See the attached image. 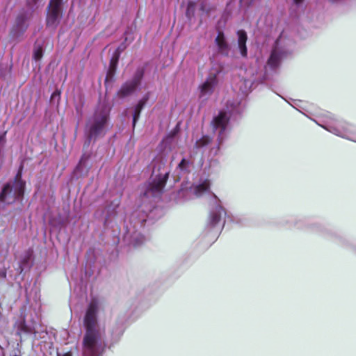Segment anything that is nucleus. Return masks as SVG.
Returning a JSON list of instances; mask_svg holds the SVG:
<instances>
[{
    "instance_id": "nucleus-1",
    "label": "nucleus",
    "mask_w": 356,
    "mask_h": 356,
    "mask_svg": "<svg viewBox=\"0 0 356 356\" xmlns=\"http://www.w3.org/2000/svg\"><path fill=\"white\" fill-rule=\"evenodd\" d=\"M99 308V300L92 299L83 319V356H99L103 350L104 331L101 330L97 318Z\"/></svg>"
},
{
    "instance_id": "nucleus-2",
    "label": "nucleus",
    "mask_w": 356,
    "mask_h": 356,
    "mask_svg": "<svg viewBox=\"0 0 356 356\" xmlns=\"http://www.w3.org/2000/svg\"><path fill=\"white\" fill-rule=\"evenodd\" d=\"M169 172L163 170L156 175V170L154 168L153 175L149 184L145 186L143 194L140 196L141 204H138L140 210L147 213L152 207V197L159 195L165 185Z\"/></svg>"
},
{
    "instance_id": "nucleus-3",
    "label": "nucleus",
    "mask_w": 356,
    "mask_h": 356,
    "mask_svg": "<svg viewBox=\"0 0 356 356\" xmlns=\"http://www.w3.org/2000/svg\"><path fill=\"white\" fill-rule=\"evenodd\" d=\"M110 108L105 104H99L94 114L88 119L86 131L90 140L95 139L106 132Z\"/></svg>"
},
{
    "instance_id": "nucleus-4",
    "label": "nucleus",
    "mask_w": 356,
    "mask_h": 356,
    "mask_svg": "<svg viewBox=\"0 0 356 356\" xmlns=\"http://www.w3.org/2000/svg\"><path fill=\"white\" fill-rule=\"evenodd\" d=\"M24 185L21 179V172H19L15 179L3 187L0 194V202L9 204L20 200L24 195Z\"/></svg>"
},
{
    "instance_id": "nucleus-5",
    "label": "nucleus",
    "mask_w": 356,
    "mask_h": 356,
    "mask_svg": "<svg viewBox=\"0 0 356 356\" xmlns=\"http://www.w3.org/2000/svg\"><path fill=\"white\" fill-rule=\"evenodd\" d=\"M330 120L325 124L321 125L328 131L341 138L356 142V127L345 122L334 120L329 116Z\"/></svg>"
},
{
    "instance_id": "nucleus-6",
    "label": "nucleus",
    "mask_w": 356,
    "mask_h": 356,
    "mask_svg": "<svg viewBox=\"0 0 356 356\" xmlns=\"http://www.w3.org/2000/svg\"><path fill=\"white\" fill-rule=\"evenodd\" d=\"M239 112L240 108L238 105L234 106L232 108H229V106H227V111H220L219 114L213 118L212 124L215 131H218V139L220 143L225 139L229 129V120L230 116L234 113Z\"/></svg>"
},
{
    "instance_id": "nucleus-7",
    "label": "nucleus",
    "mask_w": 356,
    "mask_h": 356,
    "mask_svg": "<svg viewBox=\"0 0 356 356\" xmlns=\"http://www.w3.org/2000/svg\"><path fill=\"white\" fill-rule=\"evenodd\" d=\"M289 40L282 34L277 39L274 48L271 52L270 56L268 60L267 66L274 69L279 66L281 60L288 53L286 47L289 44Z\"/></svg>"
},
{
    "instance_id": "nucleus-8",
    "label": "nucleus",
    "mask_w": 356,
    "mask_h": 356,
    "mask_svg": "<svg viewBox=\"0 0 356 356\" xmlns=\"http://www.w3.org/2000/svg\"><path fill=\"white\" fill-rule=\"evenodd\" d=\"M210 182L204 180L200 184L191 186L189 188L183 187L179 192V196L184 200L192 199L193 197H200L209 191Z\"/></svg>"
},
{
    "instance_id": "nucleus-9",
    "label": "nucleus",
    "mask_w": 356,
    "mask_h": 356,
    "mask_svg": "<svg viewBox=\"0 0 356 356\" xmlns=\"http://www.w3.org/2000/svg\"><path fill=\"white\" fill-rule=\"evenodd\" d=\"M62 1L63 0H50L46 19L47 26L55 28L59 24Z\"/></svg>"
},
{
    "instance_id": "nucleus-10",
    "label": "nucleus",
    "mask_w": 356,
    "mask_h": 356,
    "mask_svg": "<svg viewBox=\"0 0 356 356\" xmlns=\"http://www.w3.org/2000/svg\"><path fill=\"white\" fill-rule=\"evenodd\" d=\"M143 75V72L138 70L131 80L127 81L122 86L118 92V95L121 98H124L132 94L140 84Z\"/></svg>"
},
{
    "instance_id": "nucleus-11",
    "label": "nucleus",
    "mask_w": 356,
    "mask_h": 356,
    "mask_svg": "<svg viewBox=\"0 0 356 356\" xmlns=\"http://www.w3.org/2000/svg\"><path fill=\"white\" fill-rule=\"evenodd\" d=\"M218 83L216 74H211L207 79L199 86L200 97L206 98L209 97L214 91Z\"/></svg>"
},
{
    "instance_id": "nucleus-12",
    "label": "nucleus",
    "mask_w": 356,
    "mask_h": 356,
    "mask_svg": "<svg viewBox=\"0 0 356 356\" xmlns=\"http://www.w3.org/2000/svg\"><path fill=\"white\" fill-rule=\"evenodd\" d=\"M213 200L216 204V207L211 211L209 222L212 227H215L219 223L222 215L225 214V213L222 207L219 204V200L215 195H213Z\"/></svg>"
},
{
    "instance_id": "nucleus-13",
    "label": "nucleus",
    "mask_w": 356,
    "mask_h": 356,
    "mask_svg": "<svg viewBox=\"0 0 356 356\" xmlns=\"http://www.w3.org/2000/svg\"><path fill=\"white\" fill-rule=\"evenodd\" d=\"M125 240L128 241L134 246H138L143 243L145 241V237L140 232H134L131 233L129 230L125 236Z\"/></svg>"
},
{
    "instance_id": "nucleus-14",
    "label": "nucleus",
    "mask_w": 356,
    "mask_h": 356,
    "mask_svg": "<svg viewBox=\"0 0 356 356\" xmlns=\"http://www.w3.org/2000/svg\"><path fill=\"white\" fill-rule=\"evenodd\" d=\"M238 36V47L240 51V53L243 57L247 56V47H246V41H247V34L243 31L240 30L237 32Z\"/></svg>"
},
{
    "instance_id": "nucleus-15",
    "label": "nucleus",
    "mask_w": 356,
    "mask_h": 356,
    "mask_svg": "<svg viewBox=\"0 0 356 356\" xmlns=\"http://www.w3.org/2000/svg\"><path fill=\"white\" fill-rule=\"evenodd\" d=\"M149 99V94H146L136 104L134 108L133 115V127H135L137 120L140 117V112Z\"/></svg>"
},
{
    "instance_id": "nucleus-16",
    "label": "nucleus",
    "mask_w": 356,
    "mask_h": 356,
    "mask_svg": "<svg viewBox=\"0 0 356 356\" xmlns=\"http://www.w3.org/2000/svg\"><path fill=\"white\" fill-rule=\"evenodd\" d=\"M216 44L218 48V51L220 53L222 54H228L229 46L222 33H218L216 38Z\"/></svg>"
},
{
    "instance_id": "nucleus-17",
    "label": "nucleus",
    "mask_w": 356,
    "mask_h": 356,
    "mask_svg": "<svg viewBox=\"0 0 356 356\" xmlns=\"http://www.w3.org/2000/svg\"><path fill=\"white\" fill-rule=\"evenodd\" d=\"M210 140V138L207 136H203L200 139L197 140L195 144L194 149L191 154V156L193 157L198 149L207 145Z\"/></svg>"
},
{
    "instance_id": "nucleus-18",
    "label": "nucleus",
    "mask_w": 356,
    "mask_h": 356,
    "mask_svg": "<svg viewBox=\"0 0 356 356\" xmlns=\"http://www.w3.org/2000/svg\"><path fill=\"white\" fill-rule=\"evenodd\" d=\"M254 79H245L239 86V89L243 93L248 92L252 88Z\"/></svg>"
},
{
    "instance_id": "nucleus-19",
    "label": "nucleus",
    "mask_w": 356,
    "mask_h": 356,
    "mask_svg": "<svg viewBox=\"0 0 356 356\" xmlns=\"http://www.w3.org/2000/svg\"><path fill=\"white\" fill-rule=\"evenodd\" d=\"M197 3L193 1H189L186 9V15L188 18L192 17L194 15L195 7Z\"/></svg>"
},
{
    "instance_id": "nucleus-20",
    "label": "nucleus",
    "mask_w": 356,
    "mask_h": 356,
    "mask_svg": "<svg viewBox=\"0 0 356 356\" xmlns=\"http://www.w3.org/2000/svg\"><path fill=\"white\" fill-rule=\"evenodd\" d=\"M43 55V51L41 47H37L33 51V58L35 60H39Z\"/></svg>"
},
{
    "instance_id": "nucleus-21",
    "label": "nucleus",
    "mask_w": 356,
    "mask_h": 356,
    "mask_svg": "<svg viewBox=\"0 0 356 356\" xmlns=\"http://www.w3.org/2000/svg\"><path fill=\"white\" fill-rule=\"evenodd\" d=\"M115 57H113L110 63V72H113L115 70L117 63L118 60V53H115Z\"/></svg>"
},
{
    "instance_id": "nucleus-22",
    "label": "nucleus",
    "mask_w": 356,
    "mask_h": 356,
    "mask_svg": "<svg viewBox=\"0 0 356 356\" xmlns=\"http://www.w3.org/2000/svg\"><path fill=\"white\" fill-rule=\"evenodd\" d=\"M188 163H189V161L188 160H186V159H182V160L181 161V162L178 165V168L181 170H186L187 166H188Z\"/></svg>"
},
{
    "instance_id": "nucleus-23",
    "label": "nucleus",
    "mask_w": 356,
    "mask_h": 356,
    "mask_svg": "<svg viewBox=\"0 0 356 356\" xmlns=\"http://www.w3.org/2000/svg\"><path fill=\"white\" fill-rule=\"evenodd\" d=\"M197 6L200 7V9L202 11V12H204V11H207V10H206V7H207V3L205 2H200L197 3Z\"/></svg>"
},
{
    "instance_id": "nucleus-24",
    "label": "nucleus",
    "mask_w": 356,
    "mask_h": 356,
    "mask_svg": "<svg viewBox=\"0 0 356 356\" xmlns=\"http://www.w3.org/2000/svg\"><path fill=\"white\" fill-rule=\"evenodd\" d=\"M57 356H72L70 353H58Z\"/></svg>"
},
{
    "instance_id": "nucleus-25",
    "label": "nucleus",
    "mask_w": 356,
    "mask_h": 356,
    "mask_svg": "<svg viewBox=\"0 0 356 356\" xmlns=\"http://www.w3.org/2000/svg\"><path fill=\"white\" fill-rule=\"evenodd\" d=\"M304 0H293L294 3L297 5H299L303 2Z\"/></svg>"
},
{
    "instance_id": "nucleus-26",
    "label": "nucleus",
    "mask_w": 356,
    "mask_h": 356,
    "mask_svg": "<svg viewBox=\"0 0 356 356\" xmlns=\"http://www.w3.org/2000/svg\"><path fill=\"white\" fill-rule=\"evenodd\" d=\"M83 156L81 159V160H80V161H79V163L78 164V165H77V167H76V168H77V169L80 168V166H81V163H82V162H83Z\"/></svg>"
},
{
    "instance_id": "nucleus-27",
    "label": "nucleus",
    "mask_w": 356,
    "mask_h": 356,
    "mask_svg": "<svg viewBox=\"0 0 356 356\" xmlns=\"http://www.w3.org/2000/svg\"><path fill=\"white\" fill-rule=\"evenodd\" d=\"M3 136L0 135V145L3 143Z\"/></svg>"
},
{
    "instance_id": "nucleus-28",
    "label": "nucleus",
    "mask_w": 356,
    "mask_h": 356,
    "mask_svg": "<svg viewBox=\"0 0 356 356\" xmlns=\"http://www.w3.org/2000/svg\"><path fill=\"white\" fill-rule=\"evenodd\" d=\"M56 95H59V93H57V92H54L52 95V97L55 96Z\"/></svg>"
},
{
    "instance_id": "nucleus-29",
    "label": "nucleus",
    "mask_w": 356,
    "mask_h": 356,
    "mask_svg": "<svg viewBox=\"0 0 356 356\" xmlns=\"http://www.w3.org/2000/svg\"><path fill=\"white\" fill-rule=\"evenodd\" d=\"M241 3H245L246 0H241Z\"/></svg>"
}]
</instances>
